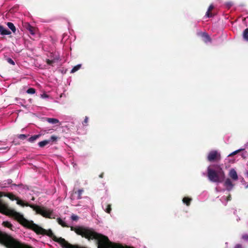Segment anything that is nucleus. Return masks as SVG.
<instances>
[{
  "mask_svg": "<svg viewBox=\"0 0 248 248\" xmlns=\"http://www.w3.org/2000/svg\"><path fill=\"white\" fill-rule=\"evenodd\" d=\"M71 230L89 241L96 240L97 248H124L121 244L111 242L107 236L97 232L93 228L72 226Z\"/></svg>",
  "mask_w": 248,
  "mask_h": 248,
  "instance_id": "nucleus-1",
  "label": "nucleus"
},
{
  "mask_svg": "<svg viewBox=\"0 0 248 248\" xmlns=\"http://www.w3.org/2000/svg\"><path fill=\"white\" fill-rule=\"evenodd\" d=\"M2 196V193L0 192V213L6 215H12L21 225L31 230L33 227L32 224H34L33 222L28 220L20 213L14 210L9 209L8 205L1 199Z\"/></svg>",
  "mask_w": 248,
  "mask_h": 248,
  "instance_id": "nucleus-2",
  "label": "nucleus"
},
{
  "mask_svg": "<svg viewBox=\"0 0 248 248\" xmlns=\"http://www.w3.org/2000/svg\"><path fill=\"white\" fill-rule=\"evenodd\" d=\"M216 170L207 168V177L210 181L214 183H222L225 178V174L222 168L219 165H214Z\"/></svg>",
  "mask_w": 248,
  "mask_h": 248,
  "instance_id": "nucleus-3",
  "label": "nucleus"
},
{
  "mask_svg": "<svg viewBox=\"0 0 248 248\" xmlns=\"http://www.w3.org/2000/svg\"><path fill=\"white\" fill-rule=\"evenodd\" d=\"M26 206L30 207L38 214L42 215L43 217L46 218H52L51 215L53 214V211L50 209H47L46 207H41L34 204L26 203Z\"/></svg>",
  "mask_w": 248,
  "mask_h": 248,
  "instance_id": "nucleus-4",
  "label": "nucleus"
},
{
  "mask_svg": "<svg viewBox=\"0 0 248 248\" xmlns=\"http://www.w3.org/2000/svg\"><path fill=\"white\" fill-rule=\"evenodd\" d=\"M208 161L211 162H218L221 159L220 154L216 150L211 151L207 157Z\"/></svg>",
  "mask_w": 248,
  "mask_h": 248,
  "instance_id": "nucleus-5",
  "label": "nucleus"
},
{
  "mask_svg": "<svg viewBox=\"0 0 248 248\" xmlns=\"http://www.w3.org/2000/svg\"><path fill=\"white\" fill-rule=\"evenodd\" d=\"M4 196L9 198L12 201H16V203L18 205H20L22 206H26L27 202H24V201L20 200L18 197H16L12 193H7L4 195Z\"/></svg>",
  "mask_w": 248,
  "mask_h": 248,
  "instance_id": "nucleus-6",
  "label": "nucleus"
},
{
  "mask_svg": "<svg viewBox=\"0 0 248 248\" xmlns=\"http://www.w3.org/2000/svg\"><path fill=\"white\" fill-rule=\"evenodd\" d=\"M24 27L26 28L28 31H29L31 34L34 35L36 33L37 31V29L34 27L31 26L28 23H25L24 25Z\"/></svg>",
  "mask_w": 248,
  "mask_h": 248,
  "instance_id": "nucleus-7",
  "label": "nucleus"
},
{
  "mask_svg": "<svg viewBox=\"0 0 248 248\" xmlns=\"http://www.w3.org/2000/svg\"><path fill=\"white\" fill-rule=\"evenodd\" d=\"M224 186L226 187L227 190L230 191L232 189L234 185L232 184L230 179L227 178L225 181Z\"/></svg>",
  "mask_w": 248,
  "mask_h": 248,
  "instance_id": "nucleus-8",
  "label": "nucleus"
},
{
  "mask_svg": "<svg viewBox=\"0 0 248 248\" xmlns=\"http://www.w3.org/2000/svg\"><path fill=\"white\" fill-rule=\"evenodd\" d=\"M228 175L233 181H236L238 179L237 172L234 169H231L230 170Z\"/></svg>",
  "mask_w": 248,
  "mask_h": 248,
  "instance_id": "nucleus-9",
  "label": "nucleus"
},
{
  "mask_svg": "<svg viewBox=\"0 0 248 248\" xmlns=\"http://www.w3.org/2000/svg\"><path fill=\"white\" fill-rule=\"evenodd\" d=\"M11 32L5 29L2 26L0 25V34L1 35H10Z\"/></svg>",
  "mask_w": 248,
  "mask_h": 248,
  "instance_id": "nucleus-10",
  "label": "nucleus"
},
{
  "mask_svg": "<svg viewBox=\"0 0 248 248\" xmlns=\"http://www.w3.org/2000/svg\"><path fill=\"white\" fill-rule=\"evenodd\" d=\"M46 121L50 124H56L59 123L58 119L53 118H46Z\"/></svg>",
  "mask_w": 248,
  "mask_h": 248,
  "instance_id": "nucleus-11",
  "label": "nucleus"
},
{
  "mask_svg": "<svg viewBox=\"0 0 248 248\" xmlns=\"http://www.w3.org/2000/svg\"><path fill=\"white\" fill-rule=\"evenodd\" d=\"M6 24H7V26L8 27V28L12 31V32L14 33H15L16 31V28L15 26V25H14V24L12 22H7Z\"/></svg>",
  "mask_w": 248,
  "mask_h": 248,
  "instance_id": "nucleus-12",
  "label": "nucleus"
},
{
  "mask_svg": "<svg viewBox=\"0 0 248 248\" xmlns=\"http://www.w3.org/2000/svg\"><path fill=\"white\" fill-rule=\"evenodd\" d=\"M191 201L192 199L189 197H184L183 199V202L187 206H189L190 204Z\"/></svg>",
  "mask_w": 248,
  "mask_h": 248,
  "instance_id": "nucleus-13",
  "label": "nucleus"
},
{
  "mask_svg": "<svg viewBox=\"0 0 248 248\" xmlns=\"http://www.w3.org/2000/svg\"><path fill=\"white\" fill-rule=\"evenodd\" d=\"M57 222L59 224L61 225L63 227H69V226L66 224V223L63 221L61 218H57Z\"/></svg>",
  "mask_w": 248,
  "mask_h": 248,
  "instance_id": "nucleus-14",
  "label": "nucleus"
},
{
  "mask_svg": "<svg viewBox=\"0 0 248 248\" xmlns=\"http://www.w3.org/2000/svg\"><path fill=\"white\" fill-rule=\"evenodd\" d=\"M243 37L245 41L248 42V28L246 29L243 33Z\"/></svg>",
  "mask_w": 248,
  "mask_h": 248,
  "instance_id": "nucleus-15",
  "label": "nucleus"
},
{
  "mask_svg": "<svg viewBox=\"0 0 248 248\" xmlns=\"http://www.w3.org/2000/svg\"><path fill=\"white\" fill-rule=\"evenodd\" d=\"M50 142V140H45L42 141H40L38 143V145L40 147L43 148L47 144H48Z\"/></svg>",
  "mask_w": 248,
  "mask_h": 248,
  "instance_id": "nucleus-16",
  "label": "nucleus"
},
{
  "mask_svg": "<svg viewBox=\"0 0 248 248\" xmlns=\"http://www.w3.org/2000/svg\"><path fill=\"white\" fill-rule=\"evenodd\" d=\"M84 192V190L83 189H80L78 190V191H76L75 192V194H77V199L78 200L81 199L82 198L81 195Z\"/></svg>",
  "mask_w": 248,
  "mask_h": 248,
  "instance_id": "nucleus-17",
  "label": "nucleus"
},
{
  "mask_svg": "<svg viewBox=\"0 0 248 248\" xmlns=\"http://www.w3.org/2000/svg\"><path fill=\"white\" fill-rule=\"evenodd\" d=\"M40 136V135H33V136H31V137H30L28 139V141L31 142H33L35 140H36Z\"/></svg>",
  "mask_w": 248,
  "mask_h": 248,
  "instance_id": "nucleus-18",
  "label": "nucleus"
},
{
  "mask_svg": "<svg viewBox=\"0 0 248 248\" xmlns=\"http://www.w3.org/2000/svg\"><path fill=\"white\" fill-rule=\"evenodd\" d=\"M2 225H3V226L9 228L11 229H12V227H13L12 224L10 222L7 221H3L2 223Z\"/></svg>",
  "mask_w": 248,
  "mask_h": 248,
  "instance_id": "nucleus-19",
  "label": "nucleus"
},
{
  "mask_svg": "<svg viewBox=\"0 0 248 248\" xmlns=\"http://www.w3.org/2000/svg\"><path fill=\"white\" fill-rule=\"evenodd\" d=\"M202 37L205 38V42L211 41V38L210 36L206 32H203L202 33Z\"/></svg>",
  "mask_w": 248,
  "mask_h": 248,
  "instance_id": "nucleus-20",
  "label": "nucleus"
},
{
  "mask_svg": "<svg viewBox=\"0 0 248 248\" xmlns=\"http://www.w3.org/2000/svg\"><path fill=\"white\" fill-rule=\"evenodd\" d=\"M81 64H78L77 65L74 66L73 69L71 70V73H75L76 71H77L78 70H79L81 68Z\"/></svg>",
  "mask_w": 248,
  "mask_h": 248,
  "instance_id": "nucleus-21",
  "label": "nucleus"
},
{
  "mask_svg": "<svg viewBox=\"0 0 248 248\" xmlns=\"http://www.w3.org/2000/svg\"><path fill=\"white\" fill-rule=\"evenodd\" d=\"M106 213L110 214L111 211V205L108 204L107 205V208L105 209Z\"/></svg>",
  "mask_w": 248,
  "mask_h": 248,
  "instance_id": "nucleus-22",
  "label": "nucleus"
},
{
  "mask_svg": "<svg viewBox=\"0 0 248 248\" xmlns=\"http://www.w3.org/2000/svg\"><path fill=\"white\" fill-rule=\"evenodd\" d=\"M27 93L29 94H34L35 93V89L32 88H29L27 90Z\"/></svg>",
  "mask_w": 248,
  "mask_h": 248,
  "instance_id": "nucleus-23",
  "label": "nucleus"
},
{
  "mask_svg": "<svg viewBox=\"0 0 248 248\" xmlns=\"http://www.w3.org/2000/svg\"><path fill=\"white\" fill-rule=\"evenodd\" d=\"M55 62V60H50L49 59H46V62L48 65H52L53 63H54Z\"/></svg>",
  "mask_w": 248,
  "mask_h": 248,
  "instance_id": "nucleus-24",
  "label": "nucleus"
},
{
  "mask_svg": "<svg viewBox=\"0 0 248 248\" xmlns=\"http://www.w3.org/2000/svg\"><path fill=\"white\" fill-rule=\"evenodd\" d=\"M27 137V136L25 134H20V135H18V139H19L20 140H22L25 139Z\"/></svg>",
  "mask_w": 248,
  "mask_h": 248,
  "instance_id": "nucleus-25",
  "label": "nucleus"
},
{
  "mask_svg": "<svg viewBox=\"0 0 248 248\" xmlns=\"http://www.w3.org/2000/svg\"><path fill=\"white\" fill-rule=\"evenodd\" d=\"M243 150H244L243 149H240L237 150L235 151H234L231 154H230L229 156H232V155H235L236 154H237L239 152H241V151H243Z\"/></svg>",
  "mask_w": 248,
  "mask_h": 248,
  "instance_id": "nucleus-26",
  "label": "nucleus"
},
{
  "mask_svg": "<svg viewBox=\"0 0 248 248\" xmlns=\"http://www.w3.org/2000/svg\"><path fill=\"white\" fill-rule=\"evenodd\" d=\"M7 61L9 63H10L13 65H15V63L14 61L11 58H7Z\"/></svg>",
  "mask_w": 248,
  "mask_h": 248,
  "instance_id": "nucleus-27",
  "label": "nucleus"
},
{
  "mask_svg": "<svg viewBox=\"0 0 248 248\" xmlns=\"http://www.w3.org/2000/svg\"><path fill=\"white\" fill-rule=\"evenodd\" d=\"M71 219H72V220L77 221L78 219V216H77V215L73 214L71 216Z\"/></svg>",
  "mask_w": 248,
  "mask_h": 248,
  "instance_id": "nucleus-28",
  "label": "nucleus"
},
{
  "mask_svg": "<svg viewBox=\"0 0 248 248\" xmlns=\"http://www.w3.org/2000/svg\"><path fill=\"white\" fill-rule=\"evenodd\" d=\"M58 139V137L56 136H51V137H50V140H49L50 141H56Z\"/></svg>",
  "mask_w": 248,
  "mask_h": 248,
  "instance_id": "nucleus-29",
  "label": "nucleus"
},
{
  "mask_svg": "<svg viewBox=\"0 0 248 248\" xmlns=\"http://www.w3.org/2000/svg\"><path fill=\"white\" fill-rule=\"evenodd\" d=\"M88 117L87 116H86L84 119V120L83 122V124L84 125H86L88 124Z\"/></svg>",
  "mask_w": 248,
  "mask_h": 248,
  "instance_id": "nucleus-30",
  "label": "nucleus"
},
{
  "mask_svg": "<svg viewBox=\"0 0 248 248\" xmlns=\"http://www.w3.org/2000/svg\"><path fill=\"white\" fill-rule=\"evenodd\" d=\"M211 11L207 10V11L206 13L205 16L207 17H210L212 16V14L210 13Z\"/></svg>",
  "mask_w": 248,
  "mask_h": 248,
  "instance_id": "nucleus-31",
  "label": "nucleus"
},
{
  "mask_svg": "<svg viewBox=\"0 0 248 248\" xmlns=\"http://www.w3.org/2000/svg\"><path fill=\"white\" fill-rule=\"evenodd\" d=\"M242 238L245 240H248V235L245 234L242 236Z\"/></svg>",
  "mask_w": 248,
  "mask_h": 248,
  "instance_id": "nucleus-32",
  "label": "nucleus"
},
{
  "mask_svg": "<svg viewBox=\"0 0 248 248\" xmlns=\"http://www.w3.org/2000/svg\"><path fill=\"white\" fill-rule=\"evenodd\" d=\"M214 6L212 4H211L209 6L208 10L210 11H211L214 9Z\"/></svg>",
  "mask_w": 248,
  "mask_h": 248,
  "instance_id": "nucleus-33",
  "label": "nucleus"
},
{
  "mask_svg": "<svg viewBox=\"0 0 248 248\" xmlns=\"http://www.w3.org/2000/svg\"><path fill=\"white\" fill-rule=\"evenodd\" d=\"M231 199H232L231 195V194H229L228 195V196H227L226 198V201L227 202L230 201L231 200Z\"/></svg>",
  "mask_w": 248,
  "mask_h": 248,
  "instance_id": "nucleus-34",
  "label": "nucleus"
},
{
  "mask_svg": "<svg viewBox=\"0 0 248 248\" xmlns=\"http://www.w3.org/2000/svg\"><path fill=\"white\" fill-rule=\"evenodd\" d=\"M6 182V183H5V185H6L7 184H10L12 183V180L11 179H8Z\"/></svg>",
  "mask_w": 248,
  "mask_h": 248,
  "instance_id": "nucleus-35",
  "label": "nucleus"
},
{
  "mask_svg": "<svg viewBox=\"0 0 248 248\" xmlns=\"http://www.w3.org/2000/svg\"><path fill=\"white\" fill-rule=\"evenodd\" d=\"M234 248H242V247L240 244H237L235 245Z\"/></svg>",
  "mask_w": 248,
  "mask_h": 248,
  "instance_id": "nucleus-36",
  "label": "nucleus"
},
{
  "mask_svg": "<svg viewBox=\"0 0 248 248\" xmlns=\"http://www.w3.org/2000/svg\"><path fill=\"white\" fill-rule=\"evenodd\" d=\"M103 175H104V173H103V172H102V173H101L99 175V177L102 178H103Z\"/></svg>",
  "mask_w": 248,
  "mask_h": 248,
  "instance_id": "nucleus-37",
  "label": "nucleus"
},
{
  "mask_svg": "<svg viewBox=\"0 0 248 248\" xmlns=\"http://www.w3.org/2000/svg\"><path fill=\"white\" fill-rule=\"evenodd\" d=\"M35 199L34 197H32V198H31V200L32 201H34Z\"/></svg>",
  "mask_w": 248,
  "mask_h": 248,
  "instance_id": "nucleus-38",
  "label": "nucleus"
},
{
  "mask_svg": "<svg viewBox=\"0 0 248 248\" xmlns=\"http://www.w3.org/2000/svg\"><path fill=\"white\" fill-rule=\"evenodd\" d=\"M248 188V185L247 186H246V188Z\"/></svg>",
  "mask_w": 248,
  "mask_h": 248,
  "instance_id": "nucleus-39",
  "label": "nucleus"
},
{
  "mask_svg": "<svg viewBox=\"0 0 248 248\" xmlns=\"http://www.w3.org/2000/svg\"><path fill=\"white\" fill-rule=\"evenodd\" d=\"M248 174V172H247Z\"/></svg>",
  "mask_w": 248,
  "mask_h": 248,
  "instance_id": "nucleus-40",
  "label": "nucleus"
}]
</instances>
